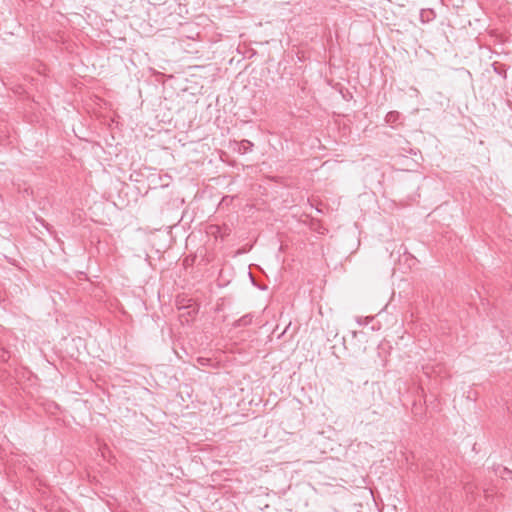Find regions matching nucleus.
<instances>
[{"mask_svg": "<svg viewBox=\"0 0 512 512\" xmlns=\"http://www.w3.org/2000/svg\"><path fill=\"white\" fill-rule=\"evenodd\" d=\"M400 119V113L397 111H390L386 114L385 121L391 127H395Z\"/></svg>", "mask_w": 512, "mask_h": 512, "instance_id": "nucleus-1", "label": "nucleus"}, {"mask_svg": "<svg viewBox=\"0 0 512 512\" xmlns=\"http://www.w3.org/2000/svg\"><path fill=\"white\" fill-rule=\"evenodd\" d=\"M253 146L254 144L251 141L244 139L238 144V151L241 154H246L252 151Z\"/></svg>", "mask_w": 512, "mask_h": 512, "instance_id": "nucleus-2", "label": "nucleus"}, {"mask_svg": "<svg viewBox=\"0 0 512 512\" xmlns=\"http://www.w3.org/2000/svg\"><path fill=\"white\" fill-rule=\"evenodd\" d=\"M251 322H252V316L247 314V315H244L243 317H241L240 319H238L235 322V326L236 327L248 326L251 324Z\"/></svg>", "mask_w": 512, "mask_h": 512, "instance_id": "nucleus-3", "label": "nucleus"}, {"mask_svg": "<svg viewBox=\"0 0 512 512\" xmlns=\"http://www.w3.org/2000/svg\"><path fill=\"white\" fill-rule=\"evenodd\" d=\"M40 223H41L43 226H45V227L49 230V228H48V224H46L44 220H41V221H40Z\"/></svg>", "mask_w": 512, "mask_h": 512, "instance_id": "nucleus-4", "label": "nucleus"}, {"mask_svg": "<svg viewBox=\"0 0 512 512\" xmlns=\"http://www.w3.org/2000/svg\"><path fill=\"white\" fill-rule=\"evenodd\" d=\"M504 471H505V473H507V474H511V473H512V471H511V470H509L508 468H504Z\"/></svg>", "mask_w": 512, "mask_h": 512, "instance_id": "nucleus-5", "label": "nucleus"}]
</instances>
